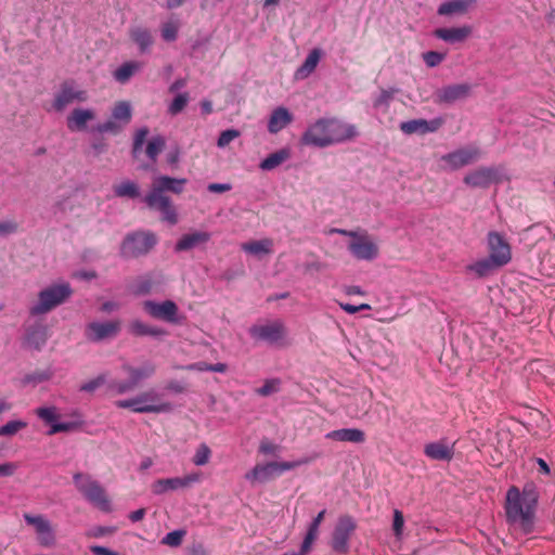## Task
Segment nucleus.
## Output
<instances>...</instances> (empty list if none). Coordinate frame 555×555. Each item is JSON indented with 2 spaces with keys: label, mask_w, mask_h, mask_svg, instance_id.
Returning a JSON list of instances; mask_svg holds the SVG:
<instances>
[{
  "label": "nucleus",
  "mask_w": 555,
  "mask_h": 555,
  "mask_svg": "<svg viewBox=\"0 0 555 555\" xmlns=\"http://www.w3.org/2000/svg\"><path fill=\"white\" fill-rule=\"evenodd\" d=\"M444 54L436 52V51H428L423 54V60L426 63L428 67H435L438 66L443 60Z\"/></svg>",
  "instance_id": "4d7b16f0"
},
{
  "label": "nucleus",
  "mask_w": 555,
  "mask_h": 555,
  "mask_svg": "<svg viewBox=\"0 0 555 555\" xmlns=\"http://www.w3.org/2000/svg\"><path fill=\"white\" fill-rule=\"evenodd\" d=\"M179 28V21L170 20L163 23L160 28L162 38L167 42L175 41L178 37Z\"/></svg>",
  "instance_id": "ea45409f"
},
{
  "label": "nucleus",
  "mask_w": 555,
  "mask_h": 555,
  "mask_svg": "<svg viewBox=\"0 0 555 555\" xmlns=\"http://www.w3.org/2000/svg\"><path fill=\"white\" fill-rule=\"evenodd\" d=\"M321 55H322V52L320 49L315 48V49L311 50L310 53L308 54V56L306 57L305 62L295 72V78L296 79H306L308 76H310L317 68V66L320 62Z\"/></svg>",
  "instance_id": "c756f323"
},
{
  "label": "nucleus",
  "mask_w": 555,
  "mask_h": 555,
  "mask_svg": "<svg viewBox=\"0 0 555 555\" xmlns=\"http://www.w3.org/2000/svg\"><path fill=\"white\" fill-rule=\"evenodd\" d=\"M357 529L354 519L349 515L339 517L331 540V547L338 554L349 552V540Z\"/></svg>",
  "instance_id": "1a4fd4ad"
},
{
  "label": "nucleus",
  "mask_w": 555,
  "mask_h": 555,
  "mask_svg": "<svg viewBox=\"0 0 555 555\" xmlns=\"http://www.w3.org/2000/svg\"><path fill=\"white\" fill-rule=\"evenodd\" d=\"M188 102H189V93L184 92V93L178 94L173 99L171 104L169 105V113L171 115H177V114L181 113L184 109V107L186 106Z\"/></svg>",
  "instance_id": "de8ad7c7"
},
{
  "label": "nucleus",
  "mask_w": 555,
  "mask_h": 555,
  "mask_svg": "<svg viewBox=\"0 0 555 555\" xmlns=\"http://www.w3.org/2000/svg\"><path fill=\"white\" fill-rule=\"evenodd\" d=\"M495 179L491 168H478L465 176L464 182L472 188H488Z\"/></svg>",
  "instance_id": "cd10ccee"
},
{
  "label": "nucleus",
  "mask_w": 555,
  "mask_h": 555,
  "mask_svg": "<svg viewBox=\"0 0 555 555\" xmlns=\"http://www.w3.org/2000/svg\"><path fill=\"white\" fill-rule=\"evenodd\" d=\"M154 287V281L151 275H142L137 278L130 285V291L137 296L147 295Z\"/></svg>",
  "instance_id": "e433bc0d"
},
{
  "label": "nucleus",
  "mask_w": 555,
  "mask_h": 555,
  "mask_svg": "<svg viewBox=\"0 0 555 555\" xmlns=\"http://www.w3.org/2000/svg\"><path fill=\"white\" fill-rule=\"evenodd\" d=\"M293 120L292 114L285 107L275 108L269 118L268 131L270 133H278L285 128Z\"/></svg>",
  "instance_id": "c85d7f7f"
},
{
  "label": "nucleus",
  "mask_w": 555,
  "mask_h": 555,
  "mask_svg": "<svg viewBox=\"0 0 555 555\" xmlns=\"http://www.w3.org/2000/svg\"><path fill=\"white\" fill-rule=\"evenodd\" d=\"M325 438L333 441L363 443L366 440L365 433L359 428H340L325 435Z\"/></svg>",
  "instance_id": "a878e982"
},
{
  "label": "nucleus",
  "mask_w": 555,
  "mask_h": 555,
  "mask_svg": "<svg viewBox=\"0 0 555 555\" xmlns=\"http://www.w3.org/2000/svg\"><path fill=\"white\" fill-rule=\"evenodd\" d=\"M130 38L139 46L141 52H145L153 43V38L149 29L134 27L130 29Z\"/></svg>",
  "instance_id": "c9c22d12"
},
{
  "label": "nucleus",
  "mask_w": 555,
  "mask_h": 555,
  "mask_svg": "<svg viewBox=\"0 0 555 555\" xmlns=\"http://www.w3.org/2000/svg\"><path fill=\"white\" fill-rule=\"evenodd\" d=\"M392 96H393V91H391V90H382L380 94L375 100L374 105L376 107L377 106H382V105H388V103L390 102Z\"/></svg>",
  "instance_id": "e2e57ef3"
},
{
  "label": "nucleus",
  "mask_w": 555,
  "mask_h": 555,
  "mask_svg": "<svg viewBox=\"0 0 555 555\" xmlns=\"http://www.w3.org/2000/svg\"><path fill=\"white\" fill-rule=\"evenodd\" d=\"M124 126L119 124V121L111 119L106 120L103 124H100L96 130L101 133H111V134H119L124 130Z\"/></svg>",
  "instance_id": "49530a36"
},
{
  "label": "nucleus",
  "mask_w": 555,
  "mask_h": 555,
  "mask_svg": "<svg viewBox=\"0 0 555 555\" xmlns=\"http://www.w3.org/2000/svg\"><path fill=\"white\" fill-rule=\"evenodd\" d=\"M359 134L354 125L337 118H320L310 125L301 137L304 145L327 147L353 140Z\"/></svg>",
  "instance_id": "f257e3e1"
},
{
  "label": "nucleus",
  "mask_w": 555,
  "mask_h": 555,
  "mask_svg": "<svg viewBox=\"0 0 555 555\" xmlns=\"http://www.w3.org/2000/svg\"><path fill=\"white\" fill-rule=\"evenodd\" d=\"M424 454L430 460L450 462L454 456V443L449 444L446 440L425 444Z\"/></svg>",
  "instance_id": "412c9836"
},
{
  "label": "nucleus",
  "mask_w": 555,
  "mask_h": 555,
  "mask_svg": "<svg viewBox=\"0 0 555 555\" xmlns=\"http://www.w3.org/2000/svg\"><path fill=\"white\" fill-rule=\"evenodd\" d=\"M242 250L247 254L261 256L272 253L273 241L271 238H262L259 241H250L241 245Z\"/></svg>",
  "instance_id": "473e14b6"
},
{
  "label": "nucleus",
  "mask_w": 555,
  "mask_h": 555,
  "mask_svg": "<svg viewBox=\"0 0 555 555\" xmlns=\"http://www.w3.org/2000/svg\"><path fill=\"white\" fill-rule=\"evenodd\" d=\"M443 125L442 118H435L431 120L426 119H412L400 124V130L405 134L421 133L437 131Z\"/></svg>",
  "instance_id": "6ab92c4d"
},
{
  "label": "nucleus",
  "mask_w": 555,
  "mask_h": 555,
  "mask_svg": "<svg viewBox=\"0 0 555 555\" xmlns=\"http://www.w3.org/2000/svg\"><path fill=\"white\" fill-rule=\"evenodd\" d=\"M291 152L288 149H281L274 153L268 155L259 164V168L262 170H273L284 162L289 159Z\"/></svg>",
  "instance_id": "72a5a7b5"
},
{
  "label": "nucleus",
  "mask_w": 555,
  "mask_h": 555,
  "mask_svg": "<svg viewBox=\"0 0 555 555\" xmlns=\"http://www.w3.org/2000/svg\"><path fill=\"white\" fill-rule=\"evenodd\" d=\"M469 92L470 86L467 83L449 85L437 91V102L453 103L457 100L466 98Z\"/></svg>",
  "instance_id": "5701e85b"
},
{
  "label": "nucleus",
  "mask_w": 555,
  "mask_h": 555,
  "mask_svg": "<svg viewBox=\"0 0 555 555\" xmlns=\"http://www.w3.org/2000/svg\"><path fill=\"white\" fill-rule=\"evenodd\" d=\"M250 336L256 340L266 341L270 345H278L286 337V327L280 320L256 324L249 328Z\"/></svg>",
  "instance_id": "9b49d317"
},
{
  "label": "nucleus",
  "mask_w": 555,
  "mask_h": 555,
  "mask_svg": "<svg viewBox=\"0 0 555 555\" xmlns=\"http://www.w3.org/2000/svg\"><path fill=\"white\" fill-rule=\"evenodd\" d=\"M348 249L358 260L372 261L379 255L378 244L366 231H359L348 244Z\"/></svg>",
  "instance_id": "9d476101"
},
{
  "label": "nucleus",
  "mask_w": 555,
  "mask_h": 555,
  "mask_svg": "<svg viewBox=\"0 0 555 555\" xmlns=\"http://www.w3.org/2000/svg\"><path fill=\"white\" fill-rule=\"evenodd\" d=\"M147 134H149V129L146 127L140 128L139 130L135 131L134 138H133V146H132V154L134 157H137L138 154L141 152Z\"/></svg>",
  "instance_id": "09e8293b"
},
{
  "label": "nucleus",
  "mask_w": 555,
  "mask_h": 555,
  "mask_svg": "<svg viewBox=\"0 0 555 555\" xmlns=\"http://www.w3.org/2000/svg\"><path fill=\"white\" fill-rule=\"evenodd\" d=\"M15 470H16V465L14 463L8 462V463L0 464V476H5V477L12 476V475H14Z\"/></svg>",
  "instance_id": "0e129e2a"
},
{
  "label": "nucleus",
  "mask_w": 555,
  "mask_h": 555,
  "mask_svg": "<svg viewBox=\"0 0 555 555\" xmlns=\"http://www.w3.org/2000/svg\"><path fill=\"white\" fill-rule=\"evenodd\" d=\"M185 534H186L185 530H182V529L173 530V531L167 533L162 539V544L170 546V547H178L182 544Z\"/></svg>",
  "instance_id": "79ce46f5"
},
{
  "label": "nucleus",
  "mask_w": 555,
  "mask_h": 555,
  "mask_svg": "<svg viewBox=\"0 0 555 555\" xmlns=\"http://www.w3.org/2000/svg\"><path fill=\"white\" fill-rule=\"evenodd\" d=\"M95 117L94 112L92 109L86 108H75L67 116V128L72 132L74 131H83L87 128V124L93 120Z\"/></svg>",
  "instance_id": "bb28decb"
},
{
  "label": "nucleus",
  "mask_w": 555,
  "mask_h": 555,
  "mask_svg": "<svg viewBox=\"0 0 555 555\" xmlns=\"http://www.w3.org/2000/svg\"><path fill=\"white\" fill-rule=\"evenodd\" d=\"M339 306L340 308L346 311L347 313H350V314H354L359 311H362V310H369L371 309L370 305L367 304H361L359 306H353V305H350V304H344V302H339Z\"/></svg>",
  "instance_id": "052dcab7"
},
{
  "label": "nucleus",
  "mask_w": 555,
  "mask_h": 555,
  "mask_svg": "<svg viewBox=\"0 0 555 555\" xmlns=\"http://www.w3.org/2000/svg\"><path fill=\"white\" fill-rule=\"evenodd\" d=\"M50 378V374L46 373V372H36L31 375H28L26 377V380L27 382H35V383H41V382H44V380H48Z\"/></svg>",
  "instance_id": "338daca9"
},
{
  "label": "nucleus",
  "mask_w": 555,
  "mask_h": 555,
  "mask_svg": "<svg viewBox=\"0 0 555 555\" xmlns=\"http://www.w3.org/2000/svg\"><path fill=\"white\" fill-rule=\"evenodd\" d=\"M210 240V234L204 231H194L183 234L176 243L175 251H188L199 245L206 244Z\"/></svg>",
  "instance_id": "393cba45"
},
{
  "label": "nucleus",
  "mask_w": 555,
  "mask_h": 555,
  "mask_svg": "<svg viewBox=\"0 0 555 555\" xmlns=\"http://www.w3.org/2000/svg\"><path fill=\"white\" fill-rule=\"evenodd\" d=\"M121 328L119 320L106 322H92L86 328L87 338L91 341H101L108 338H114L118 335Z\"/></svg>",
  "instance_id": "2eb2a0df"
},
{
  "label": "nucleus",
  "mask_w": 555,
  "mask_h": 555,
  "mask_svg": "<svg viewBox=\"0 0 555 555\" xmlns=\"http://www.w3.org/2000/svg\"><path fill=\"white\" fill-rule=\"evenodd\" d=\"M17 229H18V225L13 220L1 221L0 222V237L13 234V233L17 232Z\"/></svg>",
  "instance_id": "13d9d810"
},
{
  "label": "nucleus",
  "mask_w": 555,
  "mask_h": 555,
  "mask_svg": "<svg viewBox=\"0 0 555 555\" xmlns=\"http://www.w3.org/2000/svg\"><path fill=\"white\" fill-rule=\"evenodd\" d=\"M488 243L490 249V259L495 267H502L508 263L512 259L509 244L503 236L496 232H490L488 235Z\"/></svg>",
  "instance_id": "4468645a"
},
{
  "label": "nucleus",
  "mask_w": 555,
  "mask_h": 555,
  "mask_svg": "<svg viewBox=\"0 0 555 555\" xmlns=\"http://www.w3.org/2000/svg\"><path fill=\"white\" fill-rule=\"evenodd\" d=\"M493 267H495L491 259H485L477 261L469 267L470 270L475 271L479 276L486 275Z\"/></svg>",
  "instance_id": "6e6d98bb"
},
{
  "label": "nucleus",
  "mask_w": 555,
  "mask_h": 555,
  "mask_svg": "<svg viewBox=\"0 0 555 555\" xmlns=\"http://www.w3.org/2000/svg\"><path fill=\"white\" fill-rule=\"evenodd\" d=\"M281 379L279 378H270L264 380L263 385L256 390V392L261 397L271 396L278 391H280Z\"/></svg>",
  "instance_id": "37998d69"
},
{
  "label": "nucleus",
  "mask_w": 555,
  "mask_h": 555,
  "mask_svg": "<svg viewBox=\"0 0 555 555\" xmlns=\"http://www.w3.org/2000/svg\"><path fill=\"white\" fill-rule=\"evenodd\" d=\"M109 388L115 390L117 393L122 395L129 392L137 387L128 378L127 380H114L109 384Z\"/></svg>",
  "instance_id": "864d4df0"
},
{
  "label": "nucleus",
  "mask_w": 555,
  "mask_h": 555,
  "mask_svg": "<svg viewBox=\"0 0 555 555\" xmlns=\"http://www.w3.org/2000/svg\"><path fill=\"white\" fill-rule=\"evenodd\" d=\"M318 535H319V526L313 525L311 522L300 548H302L304 552L309 553L311 545L315 541Z\"/></svg>",
  "instance_id": "3c124183"
},
{
  "label": "nucleus",
  "mask_w": 555,
  "mask_h": 555,
  "mask_svg": "<svg viewBox=\"0 0 555 555\" xmlns=\"http://www.w3.org/2000/svg\"><path fill=\"white\" fill-rule=\"evenodd\" d=\"M474 0H450L439 5L437 13L439 15L465 14Z\"/></svg>",
  "instance_id": "7c9ffc66"
},
{
  "label": "nucleus",
  "mask_w": 555,
  "mask_h": 555,
  "mask_svg": "<svg viewBox=\"0 0 555 555\" xmlns=\"http://www.w3.org/2000/svg\"><path fill=\"white\" fill-rule=\"evenodd\" d=\"M481 152L477 146H466L454 152L446 154L441 159L447 163L451 169H459L477 162Z\"/></svg>",
  "instance_id": "dca6fc26"
},
{
  "label": "nucleus",
  "mask_w": 555,
  "mask_h": 555,
  "mask_svg": "<svg viewBox=\"0 0 555 555\" xmlns=\"http://www.w3.org/2000/svg\"><path fill=\"white\" fill-rule=\"evenodd\" d=\"M36 414L38 415V417H40L41 420H43L44 422H47L51 425L55 424L54 421H56L59 417V415L56 413V408H54V406L38 408L36 410Z\"/></svg>",
  "instance_id": "603ef678"
},
{
  "label": "nucleus",
  "mask_w": 555,
  "mask_h": 555,
  "mask_svg": "<svg viewBox=\"0 0 555 555\" xmlns=\"http://www.w3.org/2000/svg\"><path fill=\"white\" fill-rule=\"evenodd\" d=\"M48 340V327L42 322H36L35 324L26 328L25 344L35 349L40 350Z\"/></svg>",
  "instance_id": "b1692460"
},
{
  "label": "nucleus",
  "mask_w": 555,
  "mask_h": 555,
  "mask_svg": "<svg viewBox=\"0 0 555 555\" xmlns=\"http://www.w3.org/2000/svg\"><path fill=\"white\" fill-rule=\"evenodd\" d=\"M27 525L33 526L37 534L38 543L43 547L55 544V532L52 524L42 515L24 514Z\"/></svg>",
  "instance_id": "ddd939ff"
},
{
  "label": "nucleus",
  "mask_w": 555,
  "mask_h": 555,
  "mask_svg": "<svg viewBox=\"0 0 555 555\" xmlns=\"http://www.w3.org/2000/svg\"><path fill=\"white\" fill-rule=\"evenodd\" d=\"M157 396L152 391L142 392L135 398L118 400L117 408L131 409L135 413H163L171 410L169 402H156Z\"/></svg>",
  "instance_id": "423d86ee"
},
{
  "label": "nucleus",
  "mask_w": 555,
  "mask_h": 555,
  "mask_svg": "<svg viewBox=\"0 0 555 555\" xmlns=\"http://www.w3.org/2000/svg\"><path fill=\"white\" fill-rule=\"evenodd\" d=\"M404 518L403 514L399 509L393 512V531L396 535H400L403 529Z\"/></svg>",
  "instance_id": "bf43d9fd"
},
{
  "label": "nucleus",
  "mask_w": 555,
  "mask_h": 555,
  "mask_svg": "<svg viewBox=\"0 0 555 555\" xmlns=\"http://www.w3.org/2000/svg\"><path fill=\"white\" fill-rule=\"evenodd\" d=\"M26 427L27 423L24 421H10L0 427V436H14Z\"/></svg>",
  "instance_id": "a18cd8bd"
},
{
  "label": "nucleus",
  "mask_w": 555,
  "mask_h": 555,
  "mask_svg": "<svg viewBox=\"0 0 555 555\" xmlns=\"http://www.w3.org/2000/svg\"><path fill=\"white\" fill-rule=\"evenodd\" d=\"M302 463L304 462H271L267 464H257L249 473L246 474L245 477L251 482L264 483Z\"/></svg>",
  "instance_id": "6e6552de"
},
{
  "label": "nucleus",
  "mask_w": 555,
  "mask_h": 555,
  "mask_svg": "<svg viewBox=\"0 0 555 555\" xmlns=\"http://www.w3.org/2000/svg\"><path fill=\"white\" fill-rule=\"evenodd\" d=\"M186 182L188 180L184 178L155 177L150 192L144 197V202L150 209L160 212L162 220L175 225L178 223V214L167 193L181 194Z\"/></svg>",
  "instance_id": "f03ea898"
},
{
  "label": "nucleus",
  "mask_w": 555,
  "mask_h": 555,
  "mask_svg": "<svg viewBox=\"0 0 555 555\" xmlns=\"http://www.w3.org/2000/svg\"><path fill=\"white\" fill-rule=\"evenodd\" d=\"M143 307L144 310L155 319L164 320L169 323L177 322L178 306L172 300H165L160 304L146 300Z\"/></svg>",
  "instance_id": "f3484780"
},
{
  "label": "nucleus",
  "mask_w": 555,
  "mask_h": 555,
  "mask_svg": "<svg viewBox=\"0 0 555 555\" xmlns=\"http://www.w3.org/2000/svg\"><path fill=\"white\" fill-rule=\"evenodd\" d=\"M472 35V27L463 25L460 27L437 28L434 30V36L448 43L464 42Z\"/></svg>",
  "instance_id": "4be33fe9"
},
{
  "label": "nucleus",
  "mask_w": 555,
  "mask_h": 555,
  "mask_svg": "<svg viewBox=\"0 0 555 555\" xmlns=\"http://www.w3.org/2000/svg\"><path fill=\"white\" fill-rule=\"evenodd\" d=\"M211 456V450L206 443H201L193 456V463L197 466L206 465Z\"/></svg>",
  "instance_id": "c03bdc74"
},
{
  "label": "nucleus",
  "mask_w": 555,
  "mask_h": 555,
  "mask_svg": "<svg viewBox=\"0 0 555 555\" xmlns=\"http://www.w3.org/2000/svg\"><path fill=\"white\" fill-rule=\"evenodd\" d=\"M74 483L78 491L92 504L102 511L109 509V501L102 486L91 479L90 476L76 473L73 477Z\"/></svg>",
  "instance_id": "0eeeda50"
},
{
  "label": "nucleus",
  "mask_w": 555,
  "mask_h": 555,
  "mask_svg": "<svg viewBox=\"0 0 555 555\" xmlns=\"http://www.w3.org/2000/svg\"><path fill=\"white\" fill-rule=\"evenodd\" d=\"M129 333L133 336H152V337H160L166 335V331L157 327L149 325L140 320H133L129 324Z\"/></svg>",
  "instance_id": "2f4dec72"
},
{
  "label": "nucleus",
  "mask_w": 555,
  "mask_h": 555,
  "mask_svg": "<svg viewBox=\"0 0 555 555\" xmlns=\"http://www.w3.org/2000/svg\"><path fill=\"white\" fill-rule=\"evenodd\" d=\"M537 498L524 492L521 495L516 487H512L506 495V517L508 521L518 524L524 532L529 533L533 527Z\"/></svg>",
  "instance_id": "7ed1b4c3"
},
{
  "label": "nucleus",
  "mask_w": 555,
  "mask_h": 555,
  "mask_svg": "<svg viewBox=\"0 0 555 555\" xmlns=\"http://www.w3.org/2000/svg\"><path fill=\"white\" fill-rule=\"evenodd\" d=\"M140 68V64L137 62H127L119 66L114 72V78L118 82H126L130 79V77Z\"/></svg>",
  "instance_id": "58836bf2"
},
{
  "label": "nucleus",
  "mask_w": 555,
  "mask_h": 555,
  "mask_svg": "<svg viewBox=\"0 0 555 555\" xmlns=\"http://www.w3.org/2000/svg\"><path fill=\"white\" fill-rule=\"evenodd\" d=\"M112 118L126 127L132 118V109L130 103L127 101H119L115 103L112 109Z\"/></svg>",
  "instance_id": "f704fd0d"
},
{
  "label": "nucleus",
  "mask_w": 555,
  "mask_h": 555,
  "mask_svg": "<svg viewBox=\"0 0 555 555\" xmlns=\"http://www.w3.org/2000/svg\"><path fill=\"white\" fill-rule=\"evenodd\" d=\"M198 480V474H191L184 477L158 479L153 483L152 490L155 494H162L170 490L186 488L192 483L197 482Z\"/></svg>",
  "instance_id": "a211bd4d"
},
{
  "label": "nucleus",
  "mask_w": 555,
  "mask_h": 555,
  "mask_svg": "<svg viewBox=\"0 0 555 555\" xmlns=\"http://www.w3.org/2000/svg\"><path fill=\"white\" fill-rule=\"evenodd\" d=\"M121 369L135 387H138L142 380L151 378L156 372V365L152 361H144L139 366L125 363Z\"/></svg>",
  "instance_id": "aec40b11"
},
{
  "label": "nucleus",
  "mask_w": 555,
  "mask_h": 555,
  "mask_svg": "<svg viewBox=\"0 0 555 555\" xmlns=\"http://www.w3.org/2000/svg\"><path fill=\"white\" fill-rule=\"evenodd\" d=\"M231 190V185L228 183H210L208 191L212 193H223Z\"/></svg>",
  "instance_id": "69168bd1"
},
{
  "label": "nucleus",
  "mask_w": 555,
  "mask_h": 555,
  "mask_svg": "<svg viewBox=\"0 0 555 555\" xmlns=\"http://www.w3.org/2000/svg\"><path fill=\"white\" fill-rule=\"evenodd\" d=\"M164 147H165L164 138L160 135H157V137L152 138V140L149 141V143L146 145L145 153L152 160H156L157 156L164 150Z\"/></svg>",
  "instance_id": "a19ab883"
},
{
  "label": "nucleus",
  "mask_w": 555,
  "mask_h": 555,
  "mask_svg": "<svg viewBox=\"0 0 555 555\" xmlns=\"http://www.w3.org/2000/svg\"><path fill=\"white\" fill-rule=\"evenodd\" d=\"M88 92L77 88L76 83L70 80L62 82L59 92L54 96L53 107L57 112H62L66 106L74 102H86Z\"/></svg>",
  "instance_id": "f8f14e48"
},
{
  "label": "nucleus",
  "mask_w": 555,
  "mask_h": 555,
  "mask_svg": "<svg viewBox=\"0 0 555 555\" xmlns=\"http://www.w3.org/2000/svg\"><path fill=\"white\" fill-rule=\"evenodd\" d=\"M114 193L118 197L135 198L139 196V186L135 182L126 180L114 185Z\"/></svg>",
  "instance_id": "4c0bfd02"
},
{
  "label": "nucleus",
  "mask_w": 555,
  "mask_h": 555,
  "mask_svg": "<svg viewBox=\"0 0 555 555\" xmlns=\"http://www.w3.org/2000/svg\"><path fill=\"white\" fill-rule=\"evenodd\" d=\"M90 550L94 555H119V553L100 545H93L90 547Z\"/></svg>",
  "instance_id": "774afa93"
},
{
  "label": "nucleus",
  "mask_w": 555,
  "mask_h": 555,
  "mask_svg": "<svg viewBox=\"0 0 555 555\" xmlns=\"http://www.w3.org/2000/svg\"><path fill=\"white\" fill-rule=\"evenodd\" d=\"M74 428L73 423H55L51 425L49 435H55L57 433H66Z\"/></svg>",
  "instance_id": "680f3d73"
},
{
  "label": "nucleus",
  "mask_w": 555,
  "mask_h": 555,
  "mask_svg": "<svg viewBox=\"0 0 555 555\" xmlns=\"http://www.w3.org/2000/svg\"><path fill=\"white\" fill-rule=\"evenodd\" d=\"M241 132L236 129H227L222 131L217 140V145L220 149L228 146L233 140L237 139Z\"/></svg>",
  "instance_id": "8fccbe9b"
},
{
  "label": "nucleus",
  "mask_w": 555,
  "mask_h": 555,
  "mask_svg": "<svg viewBox=\"0 0 555 555\" xmlns=\"http://www.w3.org/2000/svg\"><path fill=\"white\" fill-rule=\"evenodd\" d=\"M157 244V237L152 232H134L128 234L120 247V254L125 258H138L150 253Z\"/></svg>",
  "instance_id": "39448f33"
},
{
  "label": "nucleus",
  "mask_w": 555,
  "mask_h": 555,
  "mask_svg": "<svg viewBox=\"0 0 555 555\" xmlns=\"http://www.w3.org/2000/svg\"><path fill=\"white\" fill-rule=\"evenodd\" d=\"M72 294L69 283L51 284L38 293L36 302L29 307V314L33 317L47 314L64 304Z\"/></svg>",
  "instance_id": "20e7f679"
},
{
  "label": "nucleus",
  "mask_w": 555,
  "mask_h": 555,
  "mask_svg": "<svg viewBox=\"0 0 555 555\" xmlns=\"http://www.w3.org/2000/svg\"><path fill=\"white\" fill-rule=\"evenodd\" d=\"M105 383H106V375L101 374L98 377L82 384L80 386V391L93 392L94 390H96L99 387H101Z\"/></svg>",
  "instance_id": "5fc2aeb1"
}]
</instances>
